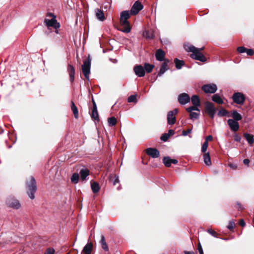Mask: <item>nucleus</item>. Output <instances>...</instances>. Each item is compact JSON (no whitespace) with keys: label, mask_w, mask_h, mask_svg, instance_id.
Instances as JSON below:
<instances>
[{"label":"nucleus","mask_w":254,"mask_h":254,"mask_svg":"<svg viewBox=\"0 0 254 254\" xmlns=\"http://www.w3.org/2000/svg\"><path fill=\"white\" fill-rule=\"evenodd\" d=\"M184 48L187 52L192 53L190 55L192 59L202 62L206 61V58L201 53V51L204 49V47L197 48L192 45H185Z\"/></svg>","instance_id":"nucleus-1"},{"label":"nucleus","mask_w":254,"mask_h":254,"mask_svg":"<svg viewBox=\"0 0 254 254\" xmlns=\"http://www.w3.org/2000/svg\"><path fill=\"white\" fill-rule=\"evenodd\" d=\"M26 187L29 197L33 199L35 198V192L37 190L36 182L33 177L31 176L30 182L26 183Z\"/></svg>","instance_id":"nucleus-2"},{"label":"nucleus","mask_w":254,"mask_h":254,"mask_svg":"<svg viewBox=\"0 0 254 254\" xmlns=\"http://www.w3.org/2000/svg\"><path fill=\"white\" fill-rule=\"evenodd\" d=\"M91 59L89 56L88 58L83 61V64L82 65V71L85 77L89 80L90 73Z\"/></svg>","instance_id":"nucleus-3"},{"label":"nucleus","mask_w":254,"mask_h":254,"mask_svg":"<svg viewBox=\"0 0 254 254\" xmlns=\"http://www.w3.org/2000/svg\"><path fill=\"white\" fill-rule=\"evenodd\" d=\"M6 205L12 209H18L21 207V204L19 201L14 196H8L5 201Z\"/></svg>","instance_id":"nucleus-4"},{"label":"nucleus","mask_w":254,"mask_h":254,"mask_svg":"<svg viewBox=\"0 0 254 254\" xmlns=\"http://www.w3.org/2000/svg\"><path fill=\"white\" fill-rule=\"evenodd\" d=\"M47 16L52 17L51 19L46 18L44 20V23L48 28L50 27H53L55 29H57L60 27V25L59 23L57 22V21L56 19V16L53 13H48Z\"/></svg>","instance_id":"nucleus-5"},{"label":"nucleus","mask_w":254,"mask_h":254,"mask_svg":"<svg viewBox=\"0 0 254 254\" xmlns=\"http://www.w3.org/2000/svg\"><path fill=\"white\" fill-rule=\"evenodd\" d=\"M205 112L207 113L210 118L213 119L214 117L216 111L214 104L209 102H206L205 103Z\"/></svg>","instance_id":"nucleus-6"},{"label":"nucleus","mask_w":254,"mask_h":254,"mask_svg":"<svg viewBox=\"0 0 254 254\" xmlns=\"http://www.w3.org/2000/svg\"><path fill=\"white\" fill-rule=\"evenodd\" d=\"M186 110L190 113V119L196 120L198 119L199 116V109L195 107H190L186 109Z\"/></svg>","instance_id":"nucleus-7"},{"label":"nucleus","mask_w":254,"mask_h":254,"mask_svg":"<svg viewBox=\"0 0 254 254\" xmlns=\"http://www.w3.org/2000/svg\"><path fill=\"white\" fill-rule=\"evenodd\" d=\"M131 14L130 11L128 10H125L121 13L120 20L121 25H127L129 24L127 19L129 18Z\"/></svg>","instance_id":"nucleus-8"},{"label":"nucleus","mask_w":254,"mask_h":254,"mask_svg":"<svg viewBox=\"0 0 254 254\" xmlns=\"http://www.w3.org/2000/svg\"><path fill=\"white\" fill-rule=\"evenodd\" d=\"M178 112L177 109L169 111L167 114V122L169 125H173L176 123V115Z\"/></svg>","instance_id":"nucleus-9"},{"label":"nucleus","mask_w":254,"mask_h":254,"mask_svg":"<svg viewBox=\"0 0 254 254\" xmlns=\"http://www.w3.org/2000/svg\"><path fill=\"white\" fill-rule=\"evenodd\" d=\"M233 101L240 105H243L245 100L244 95L241 92H237L233 94L232 97Z\"/></svg>","instance_id":"nucleus-10"},{"label":"nucleus","mask_w":254,"mask_h":254,"mask_svg":"<svg viewBox=\"0 0 254 254\" xmlns=\"http://www.w3.org/2000/svg\"><path fill=\"white\" fill-rule=\"evenodd\" d=\"M217 89L216 85L213 83L204 85L202 87V90L206 93H214Z\"/></svg>","instance_id":"nucleus-11"},{"label":"nucleus","mask_w":254,"mask_h":254,"mask_svg":"<svg viewBox=\"0 0 254 254\" xmlns=\"http://www.w3.org/2000/svg\"><path fill=\"white\" fill-rule=\"evenodd\" d=\"M143 6L141 2L136 1L133 4L130 12L131 14L136 15L143 8Z\"/></svg>","instance_id":"nucleus-12"},{"label":"nucleus","mask_w":254,"mask_h":254,"mask_svg":"<svg viewBox=\"0 0 254 254\" xmlns=\"http://www.w3.org/2000/svg\"><path fill=\"white\" fill-rule=\"evenodd\" d=\"M190 96L186 93L180 94L178 96V102L181 105H186L190 102Z\"/></svg>","instance_id":"nucleus-13"},{"label":"nucleus","mask_w":254,"mask_h":254,"mask_svg":"<svg viewBox=\"0 0 254 254\" xmlns=\"http://www.w3.org/2000/svg\"><path fill=\"white\" fill-rule=\"evenodd\" d=\"M135 74L138 77H143L145 75V72L144 67L141 65H135L133 68Z\"/></svg>","instance_id":"nucleus-14"},{"label":"nucleus","mask_w":254,"mask_h":254,"mask_svg":"<svg viewBox=\"0 0 254 254\" xmlns=\"http://www.w3.org/2000/svg\"><path fill=\"white\" fill-rule=\"evenodd\" d=\"M146 153L152 158H156L159 156V151L156 148H148L146 150Z\"/></svg>","instance_id":"nucleus-15"},{"label":"nucleus","mask_w":254,"mask_h":254,"mask_svg":"<svg viewBox=\"0 0 254 254\" xmlns=\"http://www.w3.org/2000/svg\"><path fill=\"white\" fill-rule=\"evenodd\" d=\"M170 61L168 60H165L162 63L160 71L157 74V77L161 76L166 71L169 69L168 64Z\"/></svg>","instance_id":"nucleus-16"},{"label":"nucleus","mask_w":254,"mask_h":254,"mask_svg":"<svg viewBox=\"0 0 254 254\" xmlns=\"http://www.w3.org/2000/svg\"><path fill=\"white\" fill-rule=\"evenodd\" d=\"M228 124L229 126L231 129L232 131H236L239 128V123L237 121H234L232 119H229L227 121Z\"/></svg>","instance_id":"nucleus-17"},{"label":"nucleus","mask_w":254,"mask_h":254,"mask_svg":"<svg viewBox=\"0 0 254 254\" xmlns=\"http://www.w3.org/2000/svg\"><path fill=\"white\" fill-rule=\"evenodd\" d=\"M92 102H93V109H92V114L91 115V117L92 119H93L95 120H96V121H98L99 118L98 113L97 111V106H96V104L93 99H92Z\"/></svg>","instance_id":"nucleus-18"},{"label":"nucleus","mask_w":254,"mask_h":254,"mask_svg":"<svg viewBox=\"0 0 254 254\" xmlns=\"http://www.w3.org/2000/svg\"><path fill=\"white\" fill-rule=\"evenodd\" d=\"M163 162L165 166L169 167L171 166L172 163L174 164H177L178 160L171 159L169 157H165L163 159Z\"/></svg>","instance_id":"nucleus-19"},{"label":"nucleus","mask_w":254,"mask_h":254,"mask_svg":"<svg viewBox=\"0 0 254 254\" xmlns=\"http://www.w3.org/2000/svg\"><path fill=\"white\" fill-rule=\"evenodd\" d=\"M165 56V52L161 49H158L156 51L155 53V57L156 60L158 61H164V57Z\"/></svg>","instance_id":"nucleus-20"},{"label":"nucleus","mask_w":254,"mask_h":254,"mask_svg":"<svg viewBox=\"0 0 254 254\" xmlns=\"http://www.w3.org/2000/svg\"><path fill=\"white\" fill-rule=\"evenodd\" d=\"M67 71L69 73L70 80L71 82L74 81V74H75V69L74 67L68 64L67 67Z\"/></svg>","instance_id":"nucleus-21"},{"label":"nucleus","mask_w":254,"mask_h":254,"mask_svg":"<svg viewBox=\"0 0 254 254\" xmlns=\"http://www.w3.org/2000/svg\"><path fill=\"white\" fill-rule=\"evenodd\" d=\"M191 101L193 105L192 107L198 108V107L200 106V100L199 97L197 95H193L191 98Z\"/></svg>","instance_id":"nucleus-22"},{"label":"nucleus","mask_w":254,"mask_h":254,"mask_svg":"<svg viewBox=\"0 0 254 254\" xmlns=\"http://www.w3.org/2000/svg\"><path fill=\"white\" fill-rule=\"evenodd\" d=\"M95 14L96 18L101 21H103L105 20L104 14L102 10L99 8L95 9Z\"/></svg>","instance_id":"nucleus-23"},{"label":"nucleus","mask_w":254,"mask_h":254,"mask_svg":"<svg viewBox=\"0 0 254 254\" xmlns=\"http://www.w3.org/2000/svg\"><path fill=\"white\" fill-rule=\"evenodd\" d=\"M93 248V245L91 243H87L84 247L82 253L85 254H91Z\"/></svg>","instance_id":"nucleus-24"},{"label":"nucleus","mask_w":254,"mask_h":254,"mask_svg":"<svg viewBox=\"0 0 254 254\" xmlns=\"http://www.w3.org/2000/svg\"><path fill=\"white\" fill-rule=\"evenodd\" d=\"M244 136L245 137L246 139L250 145H252L254 143V137L253 135L248 133H245L244 134Z\"/></svg>","instance_id":"nucleus-25"},{"label":"nucleus","mask_w":254,"mask_h":254,"mask_svg":"<svg viewBox=\"0 0 254 254\" xmlns=\"http://www.w3.org/2000/svg\"><path fill=\"white\" fill-rule=\"evenodd\" d=\"M143 35L147 39H152L154 37L153 32L151 30H145L143 32Z\"/></svg>","instance_id":"nucleus-26"},{"label":"nucleus","mask_w":254,"mask_h":254,"mask_svg":"<svg viewBox=\"0 0 254 254\" xmlns=\"http://www.w3.org/2000/svg\"><path fill=\"white\" fill-rule=\"evenodd\" d=\"M100 244L101 245L102 249L105 251H107L109 250L108 246L106 242L105 238L104 235H101V240Z\"/></svg>","instance_id":"nucleus-27"},{"label":"nucleus","mask_w":254,"mask_h":254,"mask_svg":"<svg viewBox=\"0 0 254 254\" xmlns=\"http://www.w3.org/2000/svg\"><path fill=\"white\" fill-rule=\"evenodd\" d=\"M91 187L93 193H97L100 190V187L99 184L96 182H91Z\"/></svg>","instance_id":"nucleus-28"},{"label":"nucleus","mask_w":254,"mask_h":254,"mask_svg":"<svg viewBox=\"0 0 254 254\" xmlns=\"http://www.w3.org/2000/svg\"><path fill=\"white\" fill-rule=\"evenodd\" d=\"M203 160L204 163L207 165L210 166L211 164V161L210 159V157L209 153H205L203 155Z\"/></svg>","instance_id":"nucleus-29"},{"label":"nucleus","mask_w":254,"mask_h":254,"mask_svg":"<svg viewBox=\"0 0 254 254\" xmlns=\"http://www.w3.org/2000/svg\"><path fill=\"white\" fill-rule=\"evenodd\" d=\"M212 100L213 101L219 104H222L223 103V101L220 96L217 94H214L212 97Z\"/></svg>","instance_id":"nucleus-30"},{"label":"nucleus","mask_w":254,"mask_h":254,"mask_svg":"<svg viewBox=\"0 0 254 254\" xmlns=\"http://www.w3.org/2000/svg\"><path fill=\"white\" fill-rule=\"evenodd\" d=\"M81 179L83 181L89 175V171L88 169H81L80 171Z\"/></svg>","instance_id":"nucleus-31"},{"label":"nucleus","mask_w":254,"mask_h":254,"mask_svg":"<svg viewBox=\"0 0 254 254\" xmlns=\"http://www.w3.org/2000/svg\"><path fill=\"white\" fill-rule=\"evenodd\" d=\"M71 109L73 112V114L74 116V117L76 118V119H77L78 117V109L77 108V107H76L75 104L74 103V102L73 101H71Z\"/></svg>","instance_id":"nucleus-32"},{"label":"nucleus","mask_w":254,"mask_h":254,"mask_svg":"<svg viewBox=\"0 0 254 254\" xmlns=\"http://www.w3.org/2000/svg\"><path fill=\"white\" fill-rule=\"evenodd\" d=\"M232 116L234 119L233 120L236 121H240L242 119V116L236 110L233 111Z\"/></svg>","instance_id":"nucleus-33"},{"label":"nucleus","mask_w":254,"mask_h":254,"mask_svg":"<svg viewBox=\"0 0 254 254\" xmlns=\"http://www.w3.org/2000/svg\"><path fill=\"white\" fill-rule=\"evenodd\" d=\"M174 63L175 64L176 67L178 69H181L185 64L183 61L179 60L178 59H175L174 60Z\"/></svg>","instance_id":"nucleus-34"},{"label":"nucleus","mask_w":254,"mask_h":254,"mask_svg":"<svg viewBox=\"0 0 254 254\" xmlns=\"http://www.w3.org/2000/svg\"><path fill=\"white\" fill-rule=\"evenodd\" d=\"M144 66L145 71H146L147 72L149 73L152 70L154 65L153 64L145 63L144 65Z\"/></svg>","instance_id":"nucleus-35"},{"label":"nucleus","mask_w":254,"mask_h":254,"mask_svg":"<svg viewBox=\"0 0 254 254\" xmlns=\"http://www.w3.org/2000/svg\"><path fill=\"white\" fill-rule=\"evenodd\" d=\"M79 181V175L77 173H74L71 177V182L74 184H77Z\"/></svg>","instance_id":"nucleus-36"},{"label":"nucleus","mask_w":254,"mask_h":254,"mask_svg":"<svg viewBox=\"0 0 254 254\" xmlns=\"http://www.w3.org/2000/svg\"><path fill=\"white\" fill-rule=\"evenodd\" d=\"M108 123L110 126H114L117 124V119L115 117H111L108 118Z\"/></svg>","instance_id":"nucleus-37"},{"label":"nucleus","mask_w":254,"mask_h":254,"mask_svg":"<svg viewBox=\"0 0 254 254\" xmlns=\"http://www.w3.org/2000/svg\"><path fill=\"white\" fill-rule=\"evenodd\" d=\"M122 25L125 26V27L124 28L120 29L119 30H120L121 31H122L123 32L126 33H128L130 31L131 28L130 27L129 24H128L127 25Z\"/></svg>","instance_id":"nucleus-38"},{"label":"nucleus","mask_w":254,"mask_h":254,"mask_svg":"<svg viewBox=\"0 0 254 254\" xmlns=\"http://www.w3.org/2000/svg\"><path fill=\"white\" fill-rule=\"evenodd\" d=\"M227 113L228 112L226 110L222 109L219 111L217 115L220 117H224L226 116L227 115Z\"/></svg>","instance_id":"nucleus-39"},{"label":"nucleus","mask_w":254,"mask_h":254,"mask_svg":"<svg viewBox=\"0 0 254 254\" xmlns=\"http://www.w3.org/2000/svg\"><path fill=\"white\" fill-rule=\"evenodd\" d=\"M136 95H132L128 97L127 99L128 102H133L136 101Z\"/></svg>","instance_id":"nucleus-40"},{"label":"nucleus","mask_w":254,"mask_h":254,"mask_svg":"<svg viewBox=\"0 0 254 254\" xmlns=\"http://www.w3.org/2000/svg\"><path fill=\"white\" fill-rule=\"evenodd\" d=\"M208 142H204L201 147V152L204 153L206 152L207 148L208 147Z\"/></svg>","instance_id":"nucleus-41"},{"label":"nucleus","mask_w":254,"mask_h":254,"mask_svg":"<svg viewBox=\"0 0 254 254\" xmlns=\"http://www.w3.org/2000/svg\"><path fill=\"white\" fill-rule=\"evenodd\" d=\"M170 137V135L167 133H164L162 135L161 137V140L163 141H166L169 137Z\"/></svg>","instance_id":"nucleus-42"},{"label":"nucleus","mask_w":254,"mask_h":254,"mask_svg":"<svg viewBox=\"0 0 254 254\" xmlns=\"http://www.w3.org/2000/svg\"><path fill=\"white\" fill-rule=\"evenodd\" d=\"M235 226V223L234 221H230L227 226V228L230 230H232Z\"/></svg>","instance_id":"nucleus-43"},{"label":"nucleus","mask_w":254,"mask_h":254,"mask_svg":"<svg viewBox=\"0 0 254 254\" xmlns=\"http://www.w3.org/2000/svg\"><path fill=\"white\" fill-rule=\"evenodd\" d=\"M207 232L209 234H210L211 235H212V236L215 237V238H217V233L216 232L212 230L211 229H209L207 230Z\"/></svg>","instance_id":"nucleus-44"},{"label":"nucleus","mask_w":254,"mask_h":254,"mask_svg":"<svg viewBox=\"0 0 254 254\" xmlns=\"http://www.w3.org/2000/svg\"><path fill=\"white\" fill-rule=\"evenodd\" d=\"M247 50V48L244 47H239L237 48V51L240 53H245Z\"/></svg>","instance_id":"nucleus-45"},{"label":"nucleus","mask_w":254,"mask_h":254,"mask_svg":"<svg viewBox=\"0 0 254 254\" xmlns=\"http://www.w3.org/2000/svg\"><path fill=\"white\" fill-rule=\"evenodd\" d=\"M234 140L237 142H240L241 140V137L238 134L236 133L234 134Z\"/></svg>","instance_id":"nucleus-46"},{"label":"nucleus","mask_w":254,"mask_h":254,"mask_svg":"<svg viewBox=\"0 0 254 254\" xmlns=\"http://www.w3.org/2000/svg\"><path fill=\"white\" fill-rule=\"evenodd\" d=\"M55 250L54 249H48L45 254H54Z\"/></svg>","instance_id":"nucleus-47"},{"label":"nucleus","mask_w":254,"mask_h":254,"mask_svg":"<svg viewBox=\"0 0 254 254\" xmlns=\"http://www.w3.org/2000/svg\"><path fill=\"white\" fill-rule=\"evenodd\" d=\"M246 52L247 53V55L249 56H252L254 54V52L252 49H247Z\"/></svg>","instance_id":"nucleus-48"},{"label":"nucleus","mask_w":254,"mask_h":254,"mask_svg":"<svg viewBox=\"0 0 254 254\" xmlns=\"http://www.w3.org/2000/svg\"><path fill=\"white\" fill-rule=\"evenodd\" d=\"M191 131V129H188L187 130H183L182 132V134L184 136L187 135L189 133H190Z\"/></svg>","instance_id":"nucleus-49"},{"label":"nucleus","mask_w":254,"mask_h":254,"mask_svg":"<svg viewBox=\"0 0 254 254\" xmlns=\"http://www.w3.org/2000/svg\"><path fill=\"white\" fill-rule=\"evenodd\" d=\"M198 251L199 252V254H204L203 252L202 248L200 244H199L198 246Z\"/></svg>","instance_id":"nucleus-50"},{"label":"nucleus","mask_w":254,"mask_h":254,"mask_svg":"<svg viewBox=\"0 0 254 254\" xmlns=\"http://www.w3.org/2000/svg\"><path fill=\"white\" fill-rule=\"evenodd\" d=\"M213 139V137L211 135H208L207 136L206 138H205V140L204 142H208V141H211Z\"/></svg>","instance_id":"nucleus-51"},{"label":"nucleus","mask_w":254,"mask_h":254,"mask_svg":"<svg viewBox=\"0 0 254 254\" xmlns=\"http://www.w3.org/2000/svg\"><path fill=\"white\" fill-rule=\"evenodd\" d=\"M239 224L242 227H244L246 225V223L243 219H241L239 221Z\"/></svg>","instance_id":"nucleus-52"},{"label":"nucleus","mask_w":254,"mask_h":254,"mask_svg":"<svg viewBox=\"0 0 254 254\" xmlns=\"http://www.w3.org/2000/svg\"><path fill=\"white\" fill-rule=\"evenodd\" d=\"M119 182V178H118V177L116 176L115 177V179H114V181L113 182V184H114V185H115L117 183H118Z\"/></svg>","instance_id":"nucleus-53"},{"label":"nucleus","mask_w":254,"mask_h":254,"mask_svg":"<svg viewBox=\"0 0 254 254\" xmlns=\"http://www.w3.org/2000/svg\"><path fill=\"white\" fill-rule=\"evenodd\" d=\"M243 163L245 165H248L250 163V160L248 159H245L243 160Z\"/></svg>","instance_id":"nucleus-54"},{"label":"nucleus","mask_w":254,"mask_h":254,"mask_svg":"<svg viewBox=\"0 0 254 254\" xmlns=\"http://www.w3.org/2000/svg\"><path fill=\"white\" fill-rule=\"evenodd\" d=\"M167 134H169L170 136L174 134V130L173 129H170Z\"/></svg>","instance_id":"nucleus-55"},{"label":"nucleus","mask_w":254,"mask_h":254,"mask_svg":"<svg viewBox=\"0 0 254 254\" xmlns=\"http://www.w3.org/2000/svg\"><path fill=\"white\" fill-rule=\"evenodd\" d=\"M184 253H185V254H193V252H188V251H185Z\"/></svg>","instance_id":"nucleus-56"},{"label":"nucleus","mask_w":254,"mask_h":254,"mask_svg":"<svg viewBox=\"0 0 254 254\" xmlns=\"http://www.w3.org/2000/svg\"><path fill=\"white\" fill-rule=\"evenodd\" d=\"M253 223H254V218L253 219Z\"/></svg>","instance_id":"nucleus-57"}]
</instances>
